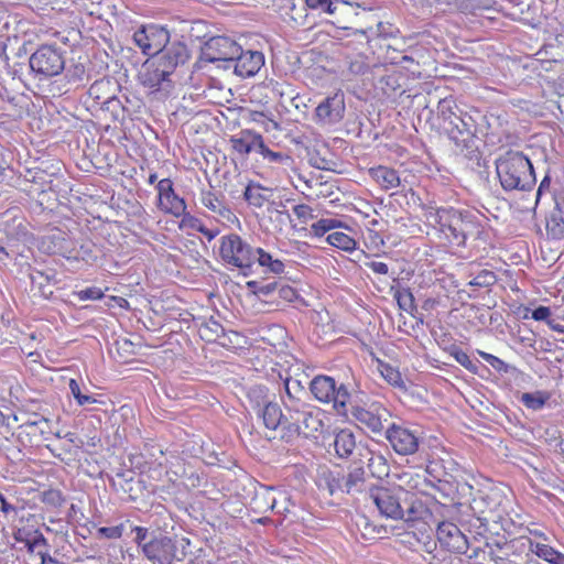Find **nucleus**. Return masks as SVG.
I'll return each instance as SVG.
<instances>
[{
	"label": "nucleus",
	"instance_id": "5701e85b",
	"mask_svg": "<svg viewBox=\"0 0 564 564\" xmlns=\"http://www.w3.org/2000/svg\"><path fill=\"white\" fill-rule=\"evenodd\" d=\"M263 422V425L271 431H276L281 427V434L284 433V426L286 425L288 411L281 409V406L274 402V399L268 402L258 413H256Z\"/></svg>",
	"mask_w": 564,
	"mask_h": 564
},
{
	"label": "nucleus",
	"instance_id": "473e14b6",
	"mask_svg": "<svg viewBox=\"0 0 564 564\" xmlns=\"http://www.w3.org/2000/svg\"><path fill=\"white\" fill-rule=\"evenodd\" d=\"M267 193H271V189L260 184L249 183L245 188L243 198L249 205L260 208L269 199Z\"/></svg>",
	"mask_w": 564,
	"mask_h": 564
},
{
	"label": "nucleus",
	"instance_id": "7ed1b4c3",
	"mask_svg": "<svg viewBox=\"0 0 564 564\" xmlns=\"http://www.w3.org/2000/svg\"><path fill=\"white\" fill-rule=\"evenodd\" d=\"M495 164L499 182L505 191L528 192L535 185L533 165L522 152L509 150L499 155Z\"/></svg>",
	"mask_w": 564,
	"mask_h": 564
},
{
	"label": "nucleus",
	"instance_id": "052dcab7",
	"mask_svg": "<svg viewBox=\"0 0 564 564\" xmlns=\"http://www.w3.org/2000/svg\"><path fill=\"white\" fill-rule=\"evenodd\" d=\"M306 4L312 9H321L329 14H333L336 10V3L332 0H306Z\"/></svg>",
	"mask_w": 564,
	"mask_h": 564
},
{
	"label": "nucleus",
	"instance_id": "69168bd1",
	"mask_svg": "<svg viewBox=\"0 0 564 564\" xmlns=\"http://www.w3.org/2000/svg\"><path fill=\"white\" fill-rule=\"evenodd\" d=\"M293 213L303 223H306L308 219H312L314 217L313 209L305 204L295 205L293 207Z\"/></svg>",
	"mask_w": 564,
	"mask_h": 564
},
{
	"label": "nucleus",
	"instance_id": "3c124183",
	"mask_svg": "<svg viewBox=\"0 0 564 564\" xmlns=\"http://www.w3.org/2000/svg\"><path fill=\"white\" fill-rule=\"evenodd\" d=\"M25 547L28 553H37V551L42 549H44L43 551H46L48 547V542L43 533L36 529L35 532H33V535L30 538L29 542L25 544Z\"/></svg>",
	"mask_w": 564,
	"mask_h": 564
},
{
	"label": "nucleus",
	"instance_id": "f8f14e48",
	"mask_svg": "<svg viewBox=\"0 0 564 564\" xmlns=\"http://www.w3.org/2000/svg\"><path fill=\"white\" fill-rule=\"evenodd\" d=\"M240 52V45L227 36L209 39L202 48V59L208 63L231 61Z\"/></svg>",
	"mask_w": 564,
	"mask_h": 564
},
{
	"label": "nucleus",
	"instance_id": "37998d69",
	"mask_svg": "<svg viewBox=\"0 0 564 564\" xmlns=\"http://www.w3.org/2000/svg\"><path fill=\"white\" fill-rule=\"evenodd\" d=\"M393 297L398 302V305L401 310L410 312L415 308V299L409 288L395 290Z\"/></svg>",
	"mask_w": 564,
	"mask_h": 564
},
{
	"label": "nucleus",
	"instance_id": "79ce46f5",
	"mask_svg": "<svg viewBox=\"0 0 564 564\" xmlns=\"http://www.w3.org/2000/svg\"><path fill=\"white\" fill-rule=\"evenodd\" d=\"M341 226V221L335 218H322L311 226V235L314 237H323L330 230Z\"/></svg>",
	"mask_w": 564,
	"mask_h": 564
},
{
	"label": "nucleus",
	"instance_id": "393cba45",
	"mask_svg": "<svg viewBox=\"0 0 564 564\" xmlns=\"http://www.w3.org/2000/svg\"><path fill=\"white\" fill-rule=\"evenodd\" d=\"M316 484L319 488L326 489L330 496L338 491L343 492V470L324 467L318 471Z\"/></svg>",
	"mask_w": 564,
	"mask_h": 564
},
{
	"label": "nucleus",
	"instance_id": "c03bdc74",
	"mask_svg": "<svg viewBox=\"0 0 564 564\" xmlns=\"http://www.w3.org/2000/svg\"><path fill=\"white\" fill-rule=\"evenodd\" d=\"M477 352L488 365H490L499 373H509L511 370L516 369L514 367L508 365L497 356H494L482 350H477Z\"/></svg>",
	"mask_w": 564,
	"mask_h": 564
},
{
	"label": "nucleus",
	"instance_id": "6ab92c4d",
	"mask_svg": "<svg viewBox=\"0 0 564 564\" xmlns=\"http://www.w3.org/2000/svg\"><path fill=\"white\" fill-rule=\"evenodd\" d=\"M344 97L337 94L326 97L315 109V118L323 124L339 122L344 118Z\"/></svg>",
	"mask_w": 564,
	"mask_h": 564
},
{
	"label": "nucleus",
	"instance_id": "423d86ee",
	"mask_svg": "<svg viewBox=\"0 0 564 564\" xmlns=\"http://www.w3.org/2000/svg\"><path fill=\"white\" fill-rule=\"evenodd\" d=\"M355 423L376 435L384 434V423L390 416L389 410L380 402H362L351 397L348 415Z\"/></svg>",
	"mask_w": 564,
	"mask_h": 564
},
{
	"label": "nucleus",
	"instance_id": "4468645a",
	"mask_svg": "<svg viewBox=\"0 0 564 564\" xmlns=\"http://www.w3.org/2000/svg\"><path fill=\"white\" fill-rule=\"evenodd\" d=\"M176 551L177 546L172 538L163 534H152L144 545L142 554L148 561L156 564L162 560L181 561L182 558L176 556Z\"/></svg>",
	"mask_w": 564,
	"mask_h": 564
},
{
	"label": "nucleus",
	"instance_id": "9b49d317",
	"mask_svg": "<svg viewBox=\"0 0 564 564\" xmlns=\"http://www.w3.org/2000/svg\"><path fill=\"white\" fill-rule=\"evenodd\" d=\"M132 37L144 55L154 57L169 44L170 32L162 25L150 23L139 28Z\"/></svg>",
	"mask_w": 564,
	"mask_h": 564
},
{
	"label": "nucleus",
	"instance_id": "f03ea898",
	"mask_svg": "<svg viewBox=\"0 0 564 564\" xmlns=\"http://www.w3.org/2000/svg\"><path fill=\"white\" fill-rule=\"evenodd\" d=\"M426 216L440 225L452 246L466 247L469 239L477 240L484 232L481 215L469 209L424 206Z\"/></svg>",
	"mask_w": 564,
	"mask_h": 564
},
{
	"label": "nucleus",
	"instance_id": "338daca9",
	"mask_svg": "<svg viewBox=\"0 0 564 564\" xmlns=\"http://www.w3.org/2000/svg\"><path fill=\"white\" fill-rule=\"evenodd\" d=\"M551 308L547 306L540 305L535 307L534 310H531V318L539 321V322H546L551 321Z\"/></svg>",
	"mask_w": 564,
	"mask_h": 564
},
{
	"label": "nucleus",
	"instance_id": "e2e57ef3",
	"mask_svg": "<svg viewBox=\"0 0 564 564\" xmlns=\"http://www.w3.org/2000/svg\"><path fill=\"white\" fill-rule=\"evenodd\" d=\"M132 532L135 533V536H134V543L141 549V551L143 550L144 545L147 544V542L149 541L148 538H149V529L148 528H144V527H139V525H135L132 528Z\"/></svg>",
	"mask_w": 564,
	"mask_h": 564
},
{
	"label": "nucleus",
	"instance_id": "7c9ffc66",
	"mask_svg": "<svg viewBox=\"0 0 564 564\" xmlns=\"http://www.w3.org/2000/svg\"><path fill=\"white\" fill-rule=\"evenodd\" d=\"M256 131L242 129L238 134L231 135L229 142L234 151L240 155H248L253 151Z\"/></svg>",
	"mask_w": 564,
	"mask_h": 564
},
{
	"label": "nucleus",
	"instance_id": "a18cd8bd",
	"mask_svg": "<svg viewBox=\"0 0 564 564\" xmlns=\"http://www.w3.org/2000/svg\"><path fill=\"white\" fill-rule=\"evenodd\" d=\"M531 552L534 553L540 558H543L544 561L555 564L556 562V555H558L560 552L554 550L552 546L547 544L542 543H531Z\"/></svg>",
	"mask_w": 564,
	"mask_h": 564
},
{
	"label": "nucleus",
	"instance_id": "09e8293b",
	"mask_svg": "<svg viewBox=\"0 0 564 564\" xmlns=\"http://www.w3.org/2000/svg\"><path fill=\"white\" fill-rule=\"evenodd\" d=\"M41 501L48 507L59 508L65 503L66 499L61 490L48 489L42 492Z\"/></svg>",
	"mask_w": 564,
	"mask_h": 564
},
{
	"label": "nucleus",
	"instance_id": "c9c22d12",
	"mask_svg": "<svg viewBox=\"0 0 564 564\" xmlns=\"http://www.w3.org/2000/svg\"><path fill=\"white\" fill-rule=\"evenodd\" d=\"M247 289L251 291L254 295H257L259 299H270V301H274L278 289V281L268 283L248 281Z\"/></svg>",
	"mask_w": 564,
	"mask_h": 564
},
{
	"label": "nucleus",
	"instance_id": "de8ad7c7",
	"mask_svg": "<svg viewBox=\"0 0 564 564\" xmlns=\"http://www.w3.org/2000/svg\"><path fill=\"white\" fill-rule=\"evenodd\" d=\"M368 468L373 477L381 478L382 476H388L389 474V466L387 460L381 455L377 457L371 456L368 459Z\"/></svg>",
	"mask_w": 564,
	"mask_h": 564
},
{
	"label": "nucleus",
	"instance_id": "a878e982",
	"mask_svg": "<svg viewBox=\"0 0 564 564\" xmlns=\"http://www.w3.org/2000/svg\"><path fill=\"white\" fill-rule=\"evenodd\" d=\"M29 278L33 289H36L43 299H51L53 291L47 289L50 284H56V275L53 270L41 271L33 269L29 273Z\"/></svg>",
	"mask_w": 564,
	"mask_h": 564
},
{
	"label": "nucleus",
	"instance_id": "ea45409f",
	"mask_svg": "<svg viewBox=\"0 0 564 564\" xmlns=\"http://www.w3.org/2000/svg\"><path fill=\"white\" fill-rule=\"evenodd\" d=\"M111 87L112 84L109 79L95 80L88 89V96L101 105V100L109 96L108 93L111 90Z\"/></svg>",
	"mask_w": 564,
	"mask_h": 564
},
{
	"label": "nucleus",
	"instance_id": "680f3d73",
	"mask_svg": "<svg viewBox=\"0 0 564 564\" xmlns=\"http://www.w3.org/2000/svg\"><path fill=\"white\" fill-rule=\"evenodd\" d=\"M35 530L36 529H33L32 527H22L14 530L12 536L15 542L23 543L25 545Z\"/></svg>",
	"mask_w": 564,
	"mask_h": 564
},
{
	"label": "nucleus",
	"instance_id": "1a4fd4ad",
	"mask_svg": "<svg viewBox=\"0 0 564 564\" xmlns=\"http://www.w3.org/2000/svg\"><path fill=\"white\" fill-rule=\"evenodd\" d=\"M219 252L221 259L227 264L243 271L250 270L256 262L254 248L237 234H230L220 238Z\"/></svg>",
	"mask_w": 564,
	"mask_h": 564
},
{
	"label": "nucleus",
	"instance_id": "58836bf2",
	"mask_svg": "<svg viewBox=\"0 0 564 564\" xmlns=\"http://www.w3.org/2000/svg\"><path fill=\"white\" fill-rule=\"evenodd\" d=\"M326 241L344 251H352L356 249V240L349 235L341 231H334L327 235Z\"/></svg>",
	"mask_w": 564,
	"mask_h": 564
},
{
	"label": "nucleus",
	"instance_id": "4be33fe9",
	"mask_svg": "<svg viewBox=\"0 0 564 564\" xmlns=\"http://www.w3.org/2000/svg\"><path fill=\"white\" fill-rule=\"evenodd\" d=\"M284 394L281 401L284 410L307 402V391L299 379L290 376L283 379Z\"/></svg>",
	"mask_w": 564,
	"mask_h": 564
},
{
	"label": "nucleus",
	"instance_id": "ddd939ff",
	"mask_svg": "<svg viewBox=\"0 0 564 564\" xmlns=\"http://www.w3.org/2000/svg\"><path fill=\"white\" fill-rule=\"evenodd\" d=\"M437 541L448 552L463 554L468 550V539L454 522L443 521L436 529Z\"/></svg>",
	"mask_w": 564,
	"mask_h": 564
},
{
	"label": "nucleus",
	"instance_id": "4d7b16f0",
	"mask_svg": "<svg viewBox=\"0 0 564 564\" xmlns=\"http://www.w3.org/2000/svg\"><path fill=\"white\" fill-rule=\"evenodd\" d=\"M76 296L80 301H95L104 297V292L100 288L90 286L76 292Z\"/></svg>",
	"mask_w": 564,
	"mask_h": 564
},
{
	"label": "nucleus",
	"instance_id": "cd10ccee",
	"mask_svg": "<svg viewBox=\"0 0 564 564\" xmlns=\"http://www.w3.org/2000/svg\"><path fill=\"white\" fill-rule=\"evenodd\" d=\"M371 177L381 186L389 191L400 185V177L395 170L379 165L369 170Z\"/></svg>",
	"mask_w": 564,
	"mask_h": 564
},
{
	"label": "nucleus",
	"instance_id": "b1692460",
	"mask_svg": "<svg viewBox=\"0 0 564 564\" xmlns=\"http://www.w3.org/2000/svg\"><path fill=\"white\" fill-rule=\"evenodd\" d=\"M402 511L401 520L405 522L424 520L431 513L427 506L413 492H411V498H406V502H402Z\"/></svg>",
	"mask_w": 564,
	"mask_h": 564
},
{
	"label": "nucleus",
	"instance_id": "4c0bfd02",
	"mask_svg": "<svg viewBox=\"0 0 564 564\" xmlns=\"http://www.w3.org/2000/svg\"><path fill=\"white\" fill-rule=\"evenodd\" d=\"M550 394L545 391L525 392L520 397L522 404L533 411L543 409Z\"/></svg>",
	"mask_w": 564,
	"mask_h": 564
},
{
	"label": "nucleus",
	"instance_id": "bb28decb",
	"mask_svg": "<svg viewBox=\"0 0 564 564\" xmlns=\"http://www.w3.org/2000/svg\"><path fill=\"white\" fill-rule=\"evenodd\" d=\"M366 482V470L364 466L358 465L349 468L347 475L343 473V492H360Z\"/></svg>",
	"mask_w": 564,
	"mask_h": 564
},
{
	"label": "nucleus",
	"instance_id": "bf43d9fd",
	"mask_svg": "<svg viewBox=\"0 0 564 564\" xmlns=\"http://www.w3.org/2000/svg\"><path fill=\"white\" fill-rule=\"evenodd\" d=\"M276 295L279 299H283L286 302H293L297 297L296 291L282 282H278Z\"/></svg>",
	"mask_w": 564,
	"mask_h": 564
},
{
	"label": "nucleus",
	"instance_id": "0e129e2a",
	"mask_svg": "<svg viewBox=\"0 0 564 564\" xmlns=\"http://www.w3.org/2000/svg\"><path fill=\"white\" fill-rule=\"evenodd\" d=\"M311 166L323 170V171H333L332 164H334L330 160L322 158L319 155H311L308 160Z\"/></svg>",
	"mask_w": 564,
	"mask_h": 564
},
{
	"label": "nucleus",
	"instance_id": "2eb2a0df",
	"mask_svg": "<svg viewBox=\"0 0 564 564\" xmlns=\"http://www.w3.org/2000/svg\"><path fill=\"white\" fill-rule=\"evenodd\" d=\"M509 137L510 133L499 116L484 113V118L477 123L476 142L484 138L488 143L503 144L508 142Z\"/></svg>",
	"mask_w": 564,
	"mask_h": 564
},
{
	"label": "nucleus",
	"instance_id": "774afa93",
	"mask_svg": "<svg viewBox=\"0 0 564 564\" xmlns=\"http://www.w3.org/2000/svg\"><path fill=\"white\" fill-rule=\"evenodd\" d=\"M270 163H278V164H288L292 159L290 155L283 153V152H274L272 150H269L267 156L264 158Z\"/></svg>",
	"mask_w": 564,
	"mask_h": 564
},
{
	"label": "nucleus",
	"instance_id": "8fccbe9b",
	"mask_svg": "<svg viewBox=\"0 0 564 564\" xmlns=\"http://www.w3.org/2000/svg\"><path fill=\"white\" fill-rule=\"evenodd\" d=\"M380 372L383 378L394 387H401L403 384V379L400 371L389 364H380L379 366Z\"/></svg>",
	"mask_w": 564,
	"mask_h": 564
},
{
	"label": "nucleus",
	"instance_id": "49530a36",
	"mask_svg": "<svg viewBox=\"0 0 564 564\" xmlns=\"http://www.w3.org/2000/svg\"><path fill=\"white\" fill-rule=\"evenodd\" d=\"M68 387H69L70 393L73 394V397L76 400L78 405L83 406V405L93 404V403L97 402V400L91 394L82 392L80 386L76 379H70L68 382Z\"/></svg>",
	"mask_w": 564,
	"mask_h": 564
},
{
	"label": "nucleus",
	"instance_id": "c85d7f7f",
	"mask_svg": "<svg viewBox=\"0 0 564 564\" xmlns=\"http://www.w3.org/2000/svg\"><path fill=\"white\" fill-rule=\"evenodd\" d=\"M247 399L250 408L258 413L263 406L274 399V395L270 394V390L264 384H253L247 390Z\"/></svg>",
	"mask_w": 564,
	"mask_h": 564
},
{
	"label": "nucleus",
	"instance_id": "6e6d98bb",
	"mask_svg": "<svg viewBox=\"0 0 564 564\" xmlns=\"http://www.w3.org/2000/svg\"><path fill=\"white\" fill-rule=\"evenodd\" d=\"M124 524L120 523L115 527H100L97 530V535L105 539H120L123 534Z\"/></svg>",
	"mask_w": 564,
	"mask_h": 564
},
{
	"label": "nucleus",
	"instance_id": "f3484780",
	"mask_svg": "<svg viewBox=\"0 0 564 564\" xmlns=\"http://www.w3.org/2000/svg\"><path fill=\"white\" fill-rule=\"evenodd\" d=\"M171 74L156 59L147 62L140 72L139 78L144 87L160 90L172 87Z\"/></svg>",
	"mask_w": 564,
	"mask_h": 564
},
{
	"label": "nucleus",
	"instance_id": "603ef678",
	"mask_svg": "<svg viewBox=\"0 0 564 564\" xmlns=\"http://www.w3.org/2000/svg\"><path fill=\"white\" fill-rule=\"evenodd\" d=\"M497 282V275L494 271L481 270L470 282L469 285L478 288H488Z\"/></svg>",
	"mask_w": 564,
	"mask_h": 564
},
{
	"label": "nucleus",
	"instance_id": "a211bd4d",
	"mask_svg": "<svg viewBox=\"0 0 564 564\" xmlns=\"http://www.w3.org/2000/svg\"><path fill=\"white\" fill-rule=\"evenodd\" d=\"M153 58L172 75L177 66L185 64L189 58V51L187 46L180 41L169 42Z\"/></svg>",
	"mask_w": 564,
	"mask_h": 564
},
{
	"label": "nucleus",
	"instance_id": "864d4df0",
	"mask_svg": "<svg viewBox=\"0 0 564 564\" xmlns=\"http://www.w3.org/2000/svg\"><path fill=\"white\" fill-rule=\"evenodd\" d=\"M451 354L455 360L465 369L475 375L478 372V366L469 358L465 351L454 346Z\"/></svg>",
	"mask_w": 564,
	"mask_h": 564
},
{
	"label": "nucleus",
	"instance_id": "13d9d810",
	"mask_svg": "<svg viewBox=\"0 0 564 564\" xmlns=\"http://www.w3.org/2000/svg\"><path fill=\"white\" fill-rule=\"evenodd\" d=\"M202 204L214 213L224 215L220 210L221 203L212 192L204 193L202 196Z\"/></svg>",
	"mask_w": 564,
	"mask_h": 564
},
{
	"label": "nucleus",
	"instance_id": "412c9836",
	"mask_svg": "<svg viewBox=\"0 0 564 564\" xmlns=\"http://www.w3.org/2000/svg\"><path fill=\"white\" fill-rule=\"evenodd\" d=\"M500 495L494 490H477L470 500L468 510L478 516L495 512L500 506Z\"/></svg>",
	"mask_w": 564,
	"mask_h": 564
},
{
	"label": "nucleus",
	"instance_id": "0eeeda50",
	"mask_svg": "<svg viewBox=\"0 0 564 564\" xmlns=\"http://www.w3.org/2000/svg\"><path fill=\"white\" fill-rule=\"evenodd\" d=\"M310 391L322 403H333L340 415H348L351 392L345 383L337 384L333 377L318 375L310 382Z\"/></svg>",
	"mask_w": 564,
	"mask_h": 564
},
{
	"label": "nucleus",
	"instance_id": "39448f33",
	"mask_svg": "<svg viewBox=\"0 0 564 564\" xmlns=\"http://www.w3.org/2000/svg\"><path fill=\"white\" fill-rule=\"evenodd\" d=\"M66 52L56 44H42L29 57L33 77L40 82L61 75L65 69Z\"/></svg>",
	"mask_w": 564,
	"mask_h": 564
},
{
	"label": "nucleus",
	"instance_id": "aec40b11",
	"mask_svg": "<svg viewBox=\"0 0 564 564\" xmlns=\"http://www.w3.org/2000/svg\"><path fill=\"white\" fill-rule=\"evenodd\" d=\"M236 75L242 78L254 76L264 65V55L260 51L242 50L236 54Z\"/></svg>",
	"mask_w": 564,
	"mask_h": 564
},
{
	"label": "nucleus",
	"instance_id": "f704fd0d",
	"mask_svg": "<svg viewBox=\"0 0 564 564\" xmlns=\"http://www.w3.org/2000/svg\"><path fill=\"white\" fill-rule=\"evenodd\" d=\"M101 108L110 113L113 121L119 122L123 121L127 112H129L120 98L115 95H109L105 100H101Z\"/></svg>",
	"mask_w": 564,
	"mask_h": 564
},
{
	"label": "nucleus",
	"instance_id": "a19ab883",
	"mask_svg": "<svg viewBox=\"0 0 564 564\" xmlns=\"http://www.w3.org/2000/svg\"><path fill=\"white\" fill-rule=\"evenodd\" d=\"M546 231L553 239H563L564 217L552 210L546 218Z\"/></svg>",
	"mask_w": 564,
	"mask_h": 564
},
{
	"label": "nucleus",
	"instance_id": "2f4dec72",
	"mask_svg": "<svg viewBox=\"0 0 564 564\" xmlns=\"http://www.w3.org/2000/svg\"><path fill=\"white\" fill-rule=\"evenodd\" d=\"M21 430H24L28 434L35 435L39 433L44 440H47V435L52 433L51 421L39 414H33L20 425Z\"/></svg>",
	"mask_w": 564,
	"mask_h": 564
},
{
	"label": "nucleus",
	"instance_id": "f257e3e1",
	"mask_svg": "<svg viewBox=\"0 0 564 564\" xmlns=\"http://www.w3.org/2000/svg\"><path fill=\"white\" fill-rule=\"evenodd\" d=\"M437 118L441 129L454 142L456 149L468 159L476 158L478 153L477 123L484 118L482 111L466 105H458L454 98L448 97L438 101Z\"/></svg>",
	"mask_w": 564,
	"mask_h": 564
},
{
	"label": "nucleus",
	"instance_id": "dca6fc26",
	"mask_svg": "<svg viewBox=\"0 0 564 564\" xmlns=\"http://www.w3.org/2000/svg\"><path fill=\"white\" fill-rule=\"evenodd\" d=\"M156 189L159 192V206L162 210L175 217H181L185 214L186 203L182 197L175 194L173 182L170 178L159 181Z\"/></svg>",
	"mask_w": 564,
	"mask_h": 564
},
{
	"label": "nucleus",
	"instance_id": "6e6552de",
	"mask_svg": "<svg viewBox=\"0 0 564 564\" xmlns=\"http://www.w3.org/2000/svg\"><path fill=\"white\" fill-rule=\"evenodd\" d=\"M369 497L382 517L399 520L403 517L402 502H406L408 497L411 498V491L401 486L392 488L372 487Z\"/></svg>",
	"mask_w": 564,
	"mask_h": 564
},
{
	"label": "nucleus",
	"instance_id": "5fc2aeb1",
	"mask_svg": "<svg viewBox=\"0 0 564 564\" xmlns=\"http://www.w3.org/2000/svg\"><path fill=\"white\" fill-rule=\"evenodd\" d=\"M65 77L68 83L79 84L84 80L86 75L85 66L82 63L72 64L69 67L65 66Z\"/></svg>",
	"mask_w": 564,
	"mask_h": 564
},
{
	"label": "nucleus",
	"instance_id": "c756f323",
	"mask_svg": "<svg viewBox=\"0 0 564 564\" xmlns=\"http://www.w3.org/2000/svg\"><path fill=\"white\" fill-rule=\"evenodd\" d=\"M334 447L339 458H348L356 448L354 433L348 429L340 430L334 440Z\"/></svg>",
	"mask_w": 564,
	"mask_h": 564
},
{
	"label": "nucleus",
	"instance_id": "e433bc0d",
	"mask_svg": "<svg viewBox=\"0 0 564 564\" xmlns=\"http://www.w3.org/2000/svg\"><path fill=\"white\" fill-rule=\"evenodd\" d=\"M199 332L202 338H204L207 341H215L225 335V328L214 317H210L209 319L204 322L200 325Z\"/></svg>",
	"mask_w": 564,
	"mask_h": 564
},
{
	"label": "nucleus",
	"instance_id": "9d476101",
	"mask_svg": "<svg viewBox=\"0 0 564 564\" xmlns=\"http://www.w3.org/2000/svg\"><path fill=\"white\" fill-rule=\"evenodd\" d=\"M383 435L399 455L416 453L423 441V432L420 427H410L395 423L390 424Z\"/></svg>",
	"mask_w": 564,
	"mask_h": 564
},
{
	"label": "nucleus",
	"instance_id": "20e7f679",
	"mask_svg": "<svg viewBox=\"0 0 564 564\" xmlns=\"http://www.w3.org/2000/svg\"><path fill=\"white\" fill-rule=\"evenodd\" d=\"M288 411L286 425L281 440L293 443L297 437L317 440L323 432L324 423L318 412L306 402L301 405L285 409Z\"/></svg>",
	"mask_w": 564,
	"mask_h": 564
},
{
	"label": "nucleus",
	"instance_id": "72a5a7b5",
	"mask_svg": "<svg viewBox=\"0 0 564 564\" xmlns=\"http://www.w3.org/2000/svg\"><path fill=\"white\" fill-rule=\"evenodd\" d=\"M488 521L486 516H478L474 512L462 516L459 519L460 527L476 535H482L487 531Z\"/></svg>",
	"mask_w": 564,
	"mask_h": 564
}]
</instances>
